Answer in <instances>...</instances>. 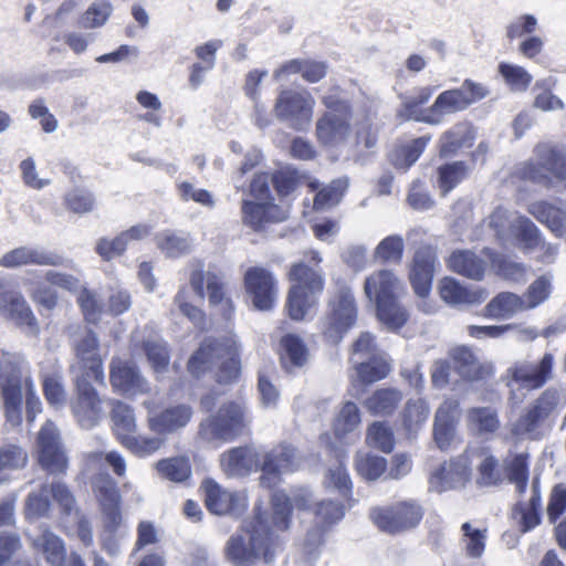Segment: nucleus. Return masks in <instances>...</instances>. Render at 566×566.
Returning a JSON list of instances; mask_svg holds the SVG:
<instances>
[{
  "mask_svg": "<svg viewBox=\"0 0 566 566\" xmlns=\"http://www.w3.org/2000/svg\"><path fill=\"white\" fill-rule=\"evenodd\" d=\"M280 549L279 537L261 513L245 521L241 531L231 535L226 545V557L234 566H270Z\"/></svg>",
  "mask_w": 566,
  "mask_h": 566,
  "instance_id": "obj_1",
  "label": "nucleus"
},
{
  "mask_svg": "<svg viewBox=\"0 0 566 566\" xmlns=\"http://www.w3.org/2000/svg\"><path fill=\"white\" fill-rule=\"evenodd\" d=\"M33 381L31 367L20 353L0 350V394L4 416L12 426L22 421L23 388Z\"/></svg>",
  "mask_w": 566,
  "mask_h": 566,
  "instance_id": "obj_2",
  "label": "nucleus"
},
{
  "mask_svg": "<svg viewBox=\"0 0 566 566\" xmlns=\"http://www.w3.org/2000/svg\"><path fill=\"white\" fill-rule=\"evenodd\" d=\"M219 365L217 381L230 384L240 375L239 346L233 336L222 339L207 338L190 357L188 370L196 377Z\"/></svg>",
  "mask_w": 566,
  "mask_h": 566,
  "instance_id": "obj_3",
  "label": "nucleus"
},
{
  "mask_svg": "<svg viewBox=\"0 0 566 566\" xmlns=\"http://www.w3.org/2000/svg\"><path fill=\"white\" fill-rule=\"evenodd\" d=\"M566 406L560 389L549 387L528 403L524 412L511 424V433L517 439L538 440L551 420Z\"/></svg>",
  "mask_w": 566,
  "mask_h": 566,
  "instance_id": "obj_4",
  "label": "nucleus"
},
{
  "mask_svg": "<svg viewBox=\"0 0 566 566\" xmlns=\"http://www.w3.org/2000/svg\"><path fill=\"white\" fill-rule=\"evenodd\" d=\"M289 280L293 284L286 300L287 313L292 319L302 321L316 307L324 290V276L317 269L298 262L291 266Z\"/></svg>",
  "mask_w": 566,
  "mask_h": 566,
  "instance_id": "obj_5",
  "label": "nucleus"
},
{
  "mask_svg": "<svg viewBox=\"0 0 566 566\" xmlns=\"http://www.w3.org/2000/svg\"><path fill=\"white\" fill-rule=\"evenodd\" d=\"M535 160L531 159L517 167L518 177L556 191L565 190L566 155L547 145H539L535 149Z\"/></svg>",
  "mask_w": 566,
  "mask_h": 566,
  "instance_id": "obj_6",
  "label": "nucleus"
},
{
  "mask_svg": "<svg viewBox=\"0 0 566 566\" xmlns=\"http://www.w3.org/2000/svg\"><path fill=\"white\" fill-rule=\"evenodd\" d=\"M250 423L247 407L239 401H228L202 419L198 436L206 442H229L242 434Z\"/></svg>",
  "mask_w": 566,
  "mask_h": 566,
  "instance_id": "obj_7",
  "label": "nucleus"
},
{
  "mask_svg": "<svg viewBox=\"0 0 566 566\" xmlns=\"http://www.w3.org/2000/svg\"><path fill=\"white\" fill-rule=\"evenodd\" d=\"M72 348L75 360L71 365L73 378H93L96 382L104 384L103 361L99 355V342L96 334L80 326H69Z\"/></svg>",
  "mask_w": 566,
  "mask_h": 566,
  "instance_id": "obj_8",
  "label": "nucleus"
},
{
  "mask_svg": "<svg viewBox=\"0 0 566 566\" xmlns=\"http://www.w3.org/2000/svg\"><path fill=\"white\" fill-rule=\"evenodd\" d=\"M321 329L331 344H338L357 322L358 310L352 290L342 286L329 300Z\"/></svg>",
  "mask_w": 566,
  "mask_h": 566,
  "instance_id": "obj_9",
  "label": "nucleus"
},
{
  "mask_svg": "<svg viewBox=\"0 0 566 566\" xmlns=\"http://www.w3.org/2000/svg\"><path fill=\"white\" fill-rule=\"evenodd\" d=\"M315 99L306 91L282 90L274 104L275 117L295 130L307 129L313 118Z\"/></svg>",
  "mask_w": 566,
  "mask_h": 566,
  "instance_id": "obj_10",
  "label": "nucleus"
},
{
  "mask_svg": "<svg viewBox=\"0 0 566 566\" xmlns=\"http://www.w3.org/2000/svg\"><path fill=\"white\" fill-rule=\"evenodd\" d=\"M323 104L329 109L316 123V137L324 146L335 147L350 135L352 109L344 101L324 97Z\"/></svg>",
  "mask_w": 566,
  "mask_h": 566,
  "instance_id": "obj_11",
  "label": "nucleus"
},
{
  "mask_svg": "<svg viewBox=\"0 0 566 566\" xmlns=\"http://www.w3.org/2000/svg\"><path fill=\"white\" fill-rule=\"evenodd\" d=\"M423 516V509L413 501H400L370 511V518L382 532L397 534L416 527Z\"/></svg>",
  "mask_w": 566,
  "mask_h": 566,
  "instance_id": "obj_12",
  "label": "nucleus"
},
{
  "mask_svg": "<svg viewBox=\"0 0 566 566\" xmlns=\"http://www.w3.org/2000/svg\"><path fill=\"white\" fill-rule=\"evenodd\" d=\"M489 93L484 84L467 78L460 87L440 93L430 106V112L440 124L446 115L467 109L470 105L485 98Z\"/></svg>",
  "mask_w": 566,
  "mask_h": 566,
  "instance_id": "obj_13",
  "label": "nucleus"
},
{
  "mask_svg": "<svg viewBox=\"0 0 566 566\" xmlns=\"http://www.w3.org/2000/svg\"><path fill=\"white\" fill-rule=\"evenodd\" d=\"M38 461L42 469L51 474L64 473L69 458L56 426L48 420L40 429L36 438Z\"/></svg>",
  "mask_w": 566,
  "mask_h": 566,
  "instance_id": "obj_14",
  "label": "nucleus"
},
{
  "mask_svg": "<svg viewBox=\"0 0 566 566\" xmlns=\"http://www.w3.org/2000/svg\"><path fill=\"white\" fill-rule=\"evenodd\" d=\"M92 488L99 504L104 528L109 532L118 531L123 517L120 513L122 496L117 483L106 472H101L94 476Z\"/></svg>",
  "mask_w": 566,
  "mask_h": 566,
  "instance_id": "obj_15",
  "label": "nucleus"
},
{
  "mask_svg": "<svg viewBox=\"0 0 566 566\" xmlns=\"http://www.w3.org/2000/svg\"><path fill=\"white\" fill-rule=\"evenodd\" d=\"M554 356L546 353L539 360H518L507 369L511 386L535 390L542 388L553 376Z\"/></svg>",
  "mask_w": 566,
  "mask_h": 566,
  "instance_id": "obj_16",
  "label": "nucleus"
},
{
  "mask_svg": "<svg viewBox=\"0 0 566 566\" xmlns=\"http://www.w3.org/2000/svg\"><path fill=\"white\" fill-rule=\"evenodd\" d=\"M200 489L205 493L207 509L216 515H241L247 506V496L237 491H230L222 488L212 479L202 481Z\"/></svg>",
  "mask_w": 566,
  "mask_h": 566,
  "instance_id": "obj_17",
  "label": "nucleus"
},
{
  "mask_svg": "<svg viewBox=\"0 0 566 566\" xmlns=\"http://www.w3.org/2000/svg\"><path fill=\"white\" fill-rule=\"evenodd\" d=\"M190 285L200 298L205 297L206 285L210 305L218 306L226 319L232 317L234 306L231 298L226 295L224 283L220 276L211 272L206 273L200 265L191 272Z\"/></svg>",
  "mask_w": 566,
  "mask_h": 566,
  "instance_id": "obj_18",
  "label": "nucleus"
},
{
  "mask_svg": "<svg viewBox=\"0 0 566 566\" xmlns=\"http://www.w3.org/2000/svg\"><path fill=\"white\" fill-rule=\"evenodd\" d=\"M148 410L149 429L158 434H172L186 428L193 417V408L188 403L170 405L161 411L153 413V403L145 400Z\"/></svg>",
  "mask_w": 566,
  "mask_h": 566,
  "instance_id": "obj_19",
  "label": "nucleus"
},
{
  "mask_svg": "<svg viewBox=\"0 0 566 566\" xmlns=\"http://www.w3.org/2000/svg\"><path fill=\"white\" fill-rule=\"evenodd\" d=\"M297 468L295 449L281 444L262 455L260 484L272 489L281 481V474Z\"/></svg>",
  "mask_w": 566,
  "mask_h": 566,
  "instance_id": "obj_20",
  "label": "nucleus"
},
{
  "mask_svg": "<svg viewBox=\"0 0 566 566\" xmlns=\"http://www.w3.org/2000/svg\"><path fill=\"white\" fill-rule=\"evenodd\" d=\"M77 391L72 401V410L78 423L83 428L94 427L102 417V400L91 385L93 378H73Z\"/></svg>",
  "mask_w": 566,
  "mask_h": 566,
  "instance_id": "obj_21",
  "label": "nucleus"
},
{
  "mask_svg": "<svg viewBox=\"0 0 566 566\" xmlns=\"http://www.w3.org/2000/svg\"><path fill=\"white\" fill-rule=\"evenodd\" d=\"M244 285L256 310L269 311L273 307L277 291L275 279L270 271L259 266L248 269Z\"/></svg>",
  "mask_w": 566,
  "mask_h": 566,
  "instance_id": "obj_22",
  "label": "nucleus"
},
{
  "mask_svg": "<svg viewBox=\"0 0 566 566\" xmlns=\"http://www.w3.org/2000/svg\"><path fill=\"white\" fill-rule=\"evenodd\" d=\"M298 510H311L313 494L306 488L296 489L292 497L283 491H276L272 495V525L276 531H286L291 524L292 503Z\"/></svg>",
  "mask_w": 566,
  "mask_h": 566,
  "instance_id": "obj_23",
  "label": "nucleus"
},
{
  "mask_svg": "<svg viewBox=\"0 0 566 566\" xmlns=\"http://www.w3.org/2000/svg\"><path fill=\"white\" fill-rule=\"evenodd\" d=\"M65 259L54 252L38 247L21 245L6 252L0 258V266L17 269L27 265L62 266Z\"/></svg>",
  "mask_w": 566,
  "mask_h": 566,
  "instance_id": "obj_24",
  "label": "nucleus"
},
{
  "mask_svg": "<svg viewBox=\"0 0 566 566\" xmlns=\"http://www.w3.org/2000/svg\"><path fill=\"white\" fill-rule=\"evenodd\" d=\"M109 380L114 390L124 395L134 396L149 390L135 364L119 358H114L111 363Z\"/></svg>",
  "mask_w": 566,
  "mask_h": 566,
  "instance_id": "obj_25",
  "label": "nucleus"
},
{
  "mask_svg": "<svg viewBox=\"0 0 566 566\" xmlns=\"http://www.w3.org/2000/svg\"><path fill=\"white\" fill-rule=\"evenodd\" d=\"M436 260V253L430 247L419 248L413 255L410 282L415 293L420 297L428 296L431 291Z\"/></svg>",
  "mask_w": 566,
  "mask_h": 566,
  "instance_id": "obj_26",
  "label": "nucleus"
},
{
  "mask_svg": "<svg viewBox=\"0 0 566 566\" xmlns=\"http://www.w3.org/2000/svg\"><path fill=\"white\" fill-rule=\"evenodd\" d=\"M0 316L19 326H28L31 329L36 328V318L20 292H0Z\"/></svg>",
  "mask_w": 566,
  "mask_h": 566,
  "instance_id": "obj_27",
  "label": "nucleus"
},
{
  "mask_svg": "<svg viewBox=\"0 0 566 566\" xmlns=\"http://www.w3.org/2000/svg\"><path fill=\"white\" fill-rule=\"evenodd\" d=\"M440 297L451 306L478 305L484 302L488 293L481 287H468L453 277H443L439 283Z\"/></svg>",
  "mask_w": 566,
  "mask_h": 566,
  "instance_id": "obj_28",
  "label": "nucleus"
},
{
  "mask_svg": "<svg viewBox=\"0 0 566 566\" xmlns=\"http://www.w3.org/2000/svg\"><path fill=\"white\" fill-rule=\"evenodd\" d=\"M285 211L272 201L242 202L243 222L253 230H261L266 223L281 222L285 220Z\"/></svg>",
  "mask_w": 566,
  "mask_h": 566,
  "instance_id": "obj_29",
  "label": "nucleus"
},
{
  "mask_svg": "<svg viewBox=\"0 0 566 566\" xmlns=\"http://www.w3.org/2000/svg\"><path fill=\"white\" fill-rule=\"evenodd\" d=\"M468 458L459 457L441 467L430 479V484L438 492L458 489L465 485L470 479Z\"/></svg>",
  "mask_w": 566,
  "mask_h": 566,
  "instance_id": "obj_30",
  "label": "nucleus"
},
{
  "mask_svg": "<svg viewBox=\"0 0 566 566\" xmlns=\"http://www.w3.org/2000/svg\"><path fill=\"white\" fill-rule=\"evenodd\" d=\"M222 470L229 476H243L261 469L260 454L252 448H233L220 459Z\"/></svg>",
  "mask_w": 566,
  "mask_h": 566,
  "instance_id": "obj_31",
  "label": "nucleus"
},
{
  "mask_svg": "<svg viewBox=\"0 0 566 566\" xmlns=\"http://www.w3.org/2000/svg\"><path fill=\"white\" fill-rule=\"evenodd\" d=\"M541 510L539 480L535 478L532 482L530 499L527 501L520 500L515 504L512 513L522 533L533 530L541 523Z\"/></svg>",
  "mask_w": 566,
  "mask_h": 566,
  "instance_id": "obj_32",
  "label": "nucleus"
},
{
  "mask_svg": "<svg viewBox=\"0 0 566 566\" xmlns=\"http://www.w3.org/2000/svg\"><path fill=\"white\" fill-rule=\"evenodd\" d=\"M401 283L389 270H380L366 277L364 291L369 301L378 304L388 298L399 296Z\"/></svg>",
  "mask_w": 566,
  "mask_h": 566,
  "instance_id": "obj_33",
  "label": "nucleus"
},
{
  "mask_svg": "<svg viewBox=\"0 0 566 566\" xmlns=\"http://www.w3.org/2000/svg\"><path fill=\"white\" fill-rule=\"evenodd\" d=\"M32 547L41 554L49 566H63L66 549L63 539L48 527H40V532L32 538Z\"/></svg>",
  "mask_w": 566,
  "mask_h": 566,
  "instance_id": "obj_34",
  "label": "nucleus"
},
{
  "mask_svg": "<svg viewBox=\"0 0 566 566\" xmlns=\"http://www.w3.org/2000/svg\"><path fill=\"white\" fill-rule=\"evenodd\" d=\"M523 311L526 310L522 296L512 292H501L486 304L484 316L497 321L509 319Z\"/></svg>",
  "mask_w": 566,
  "mask_h": 566,
  "instance_id": "obj_35",
  "label": "nucleus"
},
{
  "mask_svg": "<svg viewBox=\"0 0 566 566\" xmlns=\"http://www.w3.org/2000/svg\"><path fill=\"white\" fill-rule=\"evenodd\" d=\"M448 266L451 271L475 281H481L485 272L484 261L468 250L454 251L449 256Z\"/></svg>",
  "mask_w": 566,
  "mask_h": 566,
  "instance_id": "obj_36",
  "label": "nucleus"
},
{
  "mask_svg": "<svg viewBox=\"0 0 566 566\" xmlns=\"http://www.w3.org/2000/svg\"><path fill=\"white\" fill-rule=\"evenodd\" d=\"M402 392L395 388L376 390L365 400L366 409L374 416H389L401 402Z\"/></svg>",
  "mask_w": 566,
  "mask_h": 566,
  "instance_id": "obj_37",
  "label": "nucleus"
},
{
  "mask_svg": "<svg viewBox=\"0 0 566 566\" xmlns=\"http://www.w3.org/2000/svg\"><path fill=\"white\" fill-rule=\"evenodd\" d=\"M157 248L168 258H179L191 251L190 237L184 232L165 230L156 234Z\"/></svg>",
  "mask_w": 566,
  "mask_h": 566,
  "instance_id": "obj_38",
  "label": "nucleus"
},
{
  "mask_svg": "<svg viewBox=\"0 0 566 566\" xmlns=\"http://www.w3.org/2000/svg\"><path fill=\"white\" fill-rule=\"evenodd\" d=\"M467 426L478 436L494 433L500 428L497 412L490 407H474L467 412Z\"/></svg>",
  "mask_w": 566,
  "mask_h": 566,
  "instance_id": "obj_39",
  "label": "nucleus"
},
{
  "mask_svg": "<svg viewBox=\"0 0 566 566\" xmlns=\"http://www.w3.org/2000/svg\"><path fill=\"white\" fill-rule=\"evenodd\" d=\"M530 212L556 237H566V211L547 202H536L532 205Z\"/></svg>",
  "mask_w": 566,
  "mask_h": 566,
  "instance_id": "obj_40",
  "label": "nucleus"
},
{
  "mask_svg": "<svg viewBox=\"0 0 566 566\" xmlns=\"http://www.w3.org/2000/svg\"><path fill=\"white\" fill-rule=\"evenodd\" d=\"M472 139L473 135L468 124H455L440 138V156H453L463 146H470Z\"/></svg>",
  "mask_w": 566,
  "mask_h": 566,
  "instance_id": "obj_41",
  "label": "nucleus"
},
{
  "mask_svg": "<svg viewBox=\"0 0 566 566\" xmlns=\"http://www.w3.org/2000/svg\"><path fill=\"white\" fill-rule=\"evenodd\" d=\"M522 216L516 211H510L509 209L499 206L489 216V227L494 231L495 237L503 243L510 242L513 230L516 228L517 219Z\"/></svg>",
  "mask_w": 566,
  "mask_h": 566,
  "instance_id": "obj_42",
  "label": "nucleus"
},
{
  "mask_svg": "<svg viewBox=\"0 0 566 566\" xmlns=\"http://www.w3.org/2000/svg\"><path fill=\"white\" fill-rule=\"evenodd\" d=\"M359 380L364 384H373L384 379L390 371V366L382 354L365 360L353 363Z\"/></svg>",
  "mask_w": 566,
  "mask_h": 566,
  "instance_id": "obj_43",
  "label": "nucleus"
},
{
  "mask_svg": "<svg viewBox=\"0 0 566 566\" xmlns=\"http://www.w3.org/2000/svg\"><path fill=\"white\" fill-rule=\"evenodd\" d=\"M398 298L399 296H395L376 304L379 321L392 331L402 327L409 318L407 310Z\"/></svg>",
  "mask_w": 566,
  "mask_h": 566,
  "instance_id": "obj_44",
  "label": "nucleus"
},
{
  "mask_svg": "<svg viewBox=\"0 0 566 566\" xmlns=\"http://www.w3.org/2000/svg\"><path fill=\"white\" fill-rule=\"evenodd\" d=\"M429 417V406L421 399H409L401 412V420L405 430L409 436L416 433Z\"/></svg>",
  "mask_w": 566,
  "mask_h": 566,
  "instance_id": "obj_45",
  "label": "nucleus"
},
{
  "mask_svg": "<svg viewBox=\"0 0 566 566\" xmlns=\"http://www.w3.org/2000/svg\"><path fill=\"white\" fill-rule=\"evenodd\" d=\"M429 140L430 136H421L396 149L390 156L392 165L406 171L418 160Z\"/></svg>",
  "mask_w": 566,
  "mask_h": 566,
  "instance_id": "obj_46",
  "label": "nucleus"
},
{
  "mask_svg": "<svg viewBox=\"0 0 566 566\" xmlns=\"http://www.w3.org/2000/svg\"><path fill=\"white\" fill-rule=\"evenodd\" d=\"M451 356L455 363L458 373L465 379L474 380L482 376V367L473 352L465 346L452 349Z\"/></svg>",
  "mask_w": 566,
  "mask_h": 566,
  "instance_id": "obj_47",
  "label": "nucleus"
},
{
  "mask_svg": "<svg viewBox=\"0 0 566 566\" xmlns=\"http://www.w3.org/2000/svg\"><path fill=\"white\" fill-rule=\"evenodd\" d=\"M405 242L402 237L391 234L382 239L374 251V259L381 263L399 264L402 260Z\"/></svg>",
  "mask_w": 566,
  "mask_h": 566,
  "instance_id": "obj_48",
  "label": "nucleus"
},
{
  "mask_svg": "<svg viewBox=\"0 0 566 566\" xmlns=\"http://www.w3.org/2000/svg\"><path fill=\"white\" fill-rule=\"evenodd\" d=\"M461 543L465 554L472 558H480L485 551L486 528H476L471 523L465 522L461 526Z\"/></svg>",
  "mask_w": 566,
  "mask_h": 566,
  "instance_id": "obj_49",
  "label": "nucleus"
},
{
  "mask_svg": "<svg viewBox=\"0 0 566 566\" xmlns=\"http://www.w3.org/2000/svg\"><path fill=\"white\" fill-rule=\"evenodd\" d=\"M511 241L526 251H532L542 244V238L537 227L527 218L517 219Z\"/></svg>",
  "mask_w": 566,
  "mask_h": 566,
  "instance_id": "obj_50",
  "label": "nucleus"
},
{
  "mask_svg": "<svg viewBox=\"0 0 566 566\" xmlns=\"http://www.w3.org/2000/svg\"><path fill=\"white\" fill-rule=\"evenodd\" d=\"M360 422L359 408L355 402L347 401L343 405L334 420V432L338 438H343L355 431L359 427Z\"/></svg>",
  "mask_w": 566,
  "mask_h": 566,
  "instance_id": "obj_51",
  "label": "nucleus"
},
{
  "mask_svg": "<svg viewBox=\"0 0 566 566\" xmlns=\"http://www.w3.org/2000/svg\"><path fill=\"white\" fill-rule=\"evenodd\" d=\"M156 469L161 476L178 483L188 480L191 475L190 462L185 457L160 460L156 463Z\"/></svg>",
  "mask_w": 566,
  "mask_h": 566,
  "instance_id": "obj_52",
  "label": "nucleus"
},
{
  "mask_svg": "<svg viewBox=\"0 0 566 566\" xmlns=\"http://www.w3.org/2000/svg\"><path fill=\"white\" fill-rule=\"evenodd\" d=\"M347 187V178L333 180L328 186L324 187L315 195L313 203L314 209L323 211L336 206L340 201Z\"/></svg>",
  "mask_w": 566,
  "mask_h": 566,
  "instance_id": "obj_53",
  "label": "nucleus"
},
{
  "mask_svg": "<svg viewBox=\"0 0 566 566\" xmlns=\"http://www.w3.org/2000/svg\"><path fill=\"white\" fill-rule=\"evenodd\" d=\"M112 405L114 430L122 441L125 436H129L136 430L135 415L133 409L122 401L116 400Z\"/></svg>",
  "mask_w": 566,
  "mask_h": 566,
  "instance_id": "obj_54",
  "label": "nucleus"
},
{
  "mask_svg": "<svg viewBox=\"0 0 566 566\" xmlns=\"http://www.w3.org/2000/svg\"><path fill=\"white\" fill-rule=\"evenodd\" d=\"M355 464L358 474L369 481L377 480L387 468L385 458L368 452H358Z\"/></svg>",
  "mask_w": 566,
  "mask_h": 566,
  "instance_id": "obj_55",
  "label": "nucleus"
},
{
  "mask_svg": "<svg viewBox=\"0 0 566 566\" xmlns=\"http://www.w3.org/2000/svg\"><path fill=\"white\" fill-rule=\"evenodd\" d=\"M499 72L514 92L526 91L533 80V76L523 66L515 64L502 62L499 65Z\"/></svg>",
  "mask_w": 566,
  "mask_h": 566,
  "instance_id": "obj_56",
  "label": "nucleus"
},
{
  "mask_svg": "<svg viewBox=\"0 0 566 566\" xmlns=\"http://www.w3.org/2000/svg\"><path fill=\"white\" fill-rule=\"evenodd\" d=\"M527 454H516L506 462L509 481L515 485L516 492L522 495L527 488L528 463Z\"/></svg>",
  "mask_w": 566,
  "mask_h": 566,
  "instance_id": "obj_57",
  "label": "nucleus"
},
{
  "mask_svg": "<svg viewBox=\"0 0 566 566\" xmlns=\"http://www.w3.org/2000/svg\"><path fill=\"white\" fill-rule=\"evenodd\" d=\"M315 521L322 528H328L339 522L344 515V506L332 500H324L314 505Z\"/></svg>",
  "mask_w": 566,
  "mask_h": 566,
  "instance_id": "obj_58",
  "label": "nucleus"
},
{
  "mask_svg": "<svg viewBox=\"0 0 566 566\" xmlns=\"http://www.w3.org/2000/svg\"><path fill=\"white\" fill-rule=\"evenodd\" d=\"M438 174L439 188L442 196H446L465 177L467 166L463 161H454L439 167Z\"/></svg>",
  "mask_w": 566,
  "mask_h": 566,
  "instance_id": "obj_59",
  "label": "nucleus"
},
{
  "mask_svg": "<svg viewBox=\"0 0 566 566\" xmlns=\"http://www.w3.org/2000/svg\"><path fill=\"white\" fill-rule=\"evenodd\" d=\"M367 443L384 452H391L395 444L394 433L385 422L375 421L368 427Z\"/></svg>",
  "mask_w": 566,
  "mask_h": 566,
  "instance_id": "obj_60",
  "label": "nucleus"
},
{
  "mask_svg": "<svg viewBox=\"0 0 566 566\" xmlns=\"http://www.w3.org/2000/svg\"><path fill=\"white\" fill-rule=\"evenodd\" d=\"M28 462V452L17 443H4L0 447V465L10 474L20 470Z\"/></svg>",
  "mask_w": 566,
  "mask_h": 566,
  "instance_id": "obj_61",
  "label": "nucleus"
},
{
  "mask_svg": "<svg viewBox=\"0 0 566 566\" xmlns=\"http://www.w3.org/2000/svg\"><path fill=\"white\" fill-rule=\"evenodd\" d=\"M380 354L375 336L369 332H363L352 344L349 361L353 364Z\"/></svg>",
  "mask_w": 566,
  "mask_h": 566,
  "instance_id": "obj_62",
  "label": "nucleus"
},
{
  "mask_svg": "<svg viewBox=\"0 0 566 566\" xmlns=\"http://www.w3.org/2000/svg\"><path fill=\"white\" fill-rule=\"evenodd\" d=\"M490 259L494 270L504 279L513 282L525 280L526 268L524 264L514 262L502 254H492Z\"/></svg>",
  "mask_w": 566,
  "mask_h": 566,
  "instance_id": "obj_63",
  "label": "nucleus"
},
{
  "mask_svg": "<svg viewBox=\"0 0 566 566\" xmlns=\"http://www.w3.org/2000/svg\"><path fill=\"white\" fill-rule=\"evenodd\" d=\"M50 486L41 484L38 491L31 492L25 501V513L28 516H44L50 510Z\"/></svg>",
  "mask_w": 566,
  "mask_h": 566,
  "instance_id": "obj_64",
  "label": "nucleus"
}]
</instances>
